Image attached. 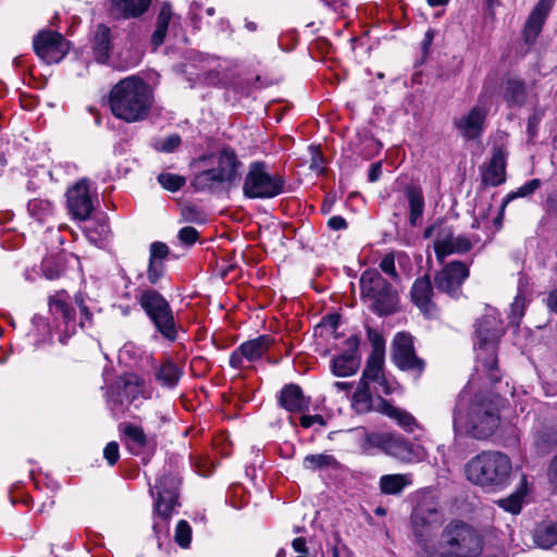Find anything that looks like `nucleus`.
Listing matches in <instances>:
<instances>
[{
	"instance_id": "22",
	"label": "nucleus",
	"mask_w": 557,
	"mask_h": 557,
	"mask_svg": "<svg viewBox=\"0 0 557 557\" xmlns=\"http://www.w3.org/2000/svg\"><path fill=\"white\" fill-rule=\"evenodd\" d=\"M352 151L363 159L375 157L382 149V143L367 128L357 129L349 143Z\"/></svg>"
},
{
	"instance_id": "15",
	"label": "nucleus",
	"mask_w": 557,
	"mask_h": 557,
	"mask_svg": "<svg viewBox=\"0 0 557 557\" xmlns=\"http://www.w3.org/2000/svg\"><path fill=\"white\" fill-rule=\"evenodd\" d=\"M469 276L468 267L461 261L447 263L436 275L435 286L453 298L461 295V285Z\"/></svg>"
},
{
	"instance_id": "60",
	"label": "nucleus",
	"mask_w": 557,
	"mask_h": 557,
	"mask_svg": "<svg viewBox=\"0 0 557 557\" xmlns=\"http://www.w3.org/2000/svg\"><path fill=\"white\" fill-rule=\"evenodd\" d=\"M327 226L333 231H343L347 228L346 220L341 215H333L327 220Z\"/></svg>"
},
{
	"instance_id": "30",
	"label": "nucleus",
	"mask_w": 557,
	"mask_h": 557,
	"mask_svg": "<svg viewBox=\"0 0 557 557\" xmlns=\"http://www.w3.org/2000/svg\"><path fill=\"white\" fill-rule=\"evenodd\" d=\"M225 185H227V183L213 168L197 173L191 181V187L195 191H206L210 194L222 191Z\"/></svg>"
},
{
	"instance_id": "41",
	"label": "nucleus",
	"mask_w": 557,
	"mask_h": 557,
	"mask_svg": "<svg viewBox=\"0 0 557 557\" xmlns=\"http://www.w3.org/2000/svg\"><path fill=\"white\" fill-rule=\"evenodd\" d=\"M358 436V445L360 449L368 455H373L379 442L383 435V432H368L364 429L356 430Z\"/></svg>"
},
{
	"instance_id": "11",
	"label": "nucleus",
	"mask_w": 557,
	"mask_h": 557,
	"mask_svg": "<svg viewBox=\"0 0 557 557\" xmlns=\"http://www.w3.org/2000/svg\"><path fill=\"white\" fill-rule=\"evenodd\" d=\"M411 521L418 544L424 553H430V549L434 548L432 530L441 523L440 511L431 505H419L412 513Z\"/></svg>"
},
{
	"instance_id": "12",
	"label": "nucleus",
	"mask_w": 557,
	"mask_h": 557,
	"mask_svg": "<svg viewBox=\"0 0 557 557\" xmlns=\"http://www.w3.org/2000/svg\"><path fill=\"white\" fill-rule=\"evenodd\" d=\"M34 50L47 64L60 62L69 51V44L63 36L53 30H40L33 40Z\"/></svg>"
},
{
	"instance_id": "58",
	"label": "nucleus",
	"mask_w": 557,
	"mask_h": 557,
	"mask_svg": "<svg viewBox=\"0 0 557 557\" xmlns=\"http://www.w3.org/2000/svg\"><path fill=\"white\" fill-rule=\"evenodd\" d=\"M103 457L110 466H114L120 458L119 444L116 442L108 443L103 449Z\"/></svg>"
},
{
	"instance_id": "37",
	"label": "nucleus",
	"mask_w": 557,
	"mask_h": 557,
	"mask_svg": "<svg viewBox=\"0 0 557 557\" xmlns=\"http://www.w3.org/2000/svg\"><path fill=\"white\" fill-rule=\"evenodd\" d=\"M111 50V30L108 26L100 24L94 38V51L98 62H106Z\"/></svg>"
},
{
	"instance_id": "47",
	"label": "nucleus",
	"mask_w": 557,
	"mask_h": 557,
	"mask_svg": "<svg viewBox=\"0 0 557 557\" xmlns=\"http://www.w3.org/2000/svg\"><path fill=\"white\" fill-rule=\"evenodd\" d=\"M157 180L164 189L172 193L180 190L186 184L184 176L170 172L160 173Z\"/></svg>"
},
{
	"instance_id": "54",
	"label": "nucleus",
	"mask_w": 557,
	"mask_h": 557,
	"mask_svg": "<svg viewBox=\"0 0 557 557\" xmlns=\"http://www.w3.org/2000/svg\"><path fill=\"white\" fill-rule=\"evenodd\" d=\"M164 274V262L149 261L147 278L151 285H156Z\"/></svg>"
},
{
	"instance_id": "8",
	"label": "nucleus",
	"mask_w": 557,
	"mask_h": 557,
	"mask_svg": "<svg viewBox=\"0 0 557 557\" xmlns=\"http://www.w3.org/2000/svg\"><path fill=\"white\" fill-rule=\"evenodd\" d=\"M442 542L456 556L476 557L482 552L481 536L466 523H449L443 532Z\"/></svg>"
},
{
	"instance_id": "6",
	"label": "nucleus",
	"mask_w": 557,
	"mask_h": 557,
	"mask_svg": "<svg viewBox=\"0 0 557 557\" xmlns=\"http://www.w3.org/2000/svg\"><path fill=\"white\" fill-rule=\"evenodd\" d=\"M286 181L270 171L263 161H255L248 165L243 181V195L248 199H272L285 191Z\"/></svg>"
},
{
	"instance_id": "33",
	"label": "nucleus",
	"mask_w": 557,
	"mask_h": 557,
	"mask_svg": "<svg viewBox=\"0 0 557 557\" xmlns=\"http://www.w3.org/2000/svg\"><path fill=\"white\" fill-rule=\"evenodd\" d=\"M173 16L174 14L171 3L163 2L157 16L156 29L151 35V45L154 47V49L164 42Z\"/></svg>"
},
{
	"instance_id": "26",
	"label": "nucleus",
	"mask_w": 557,
	"mask_h": 557,
	"mask_svg": "<svg viewBox=\"0 0 557 557\" xmlns=\"http://www.w3.org/2000/svg\"><path fill=\"white\" fill-rule=\"evenodd\" d=\"M377 411L393 419L406 432H413L419 424L416 418L401 408L395 407L382 397H377Z\"/></svg>"
},
{
	"instance_id": "10",
	"label": "nucleus",
	"mask_w": 557,
	"mask_h": 557,
	"mask_svg": "<svg viewBox=\"0 0 557 557\" xmlns=\"http://www.w3.org/2000/svg\"><path fill=\"white\" fill-rule=\"evenodd\" d=\"M392 360L398 369L416 376H420L425 369L424 360L416 354L412 335L406 332H398L394 336Z\"/></svg>"
},
{
	"instance_id": "43",
	"label": "nucleus",
	"mask_w": 557,
	"mask_h": 557,
	"mask_svg": "<svg viewBox=\"0 0 557 557\" xmlns=\"http://www.w3.org/2000/svg\"><path fill=\"white\" fill-rule=\"evenodd\" d=\"M145 381L134 374L126 376L123 381V394L128 401H134L144 393Z\"/></svg>"
},
{
	"instance_id": "55",
	"label": "nucleus",
	"mask_w": 557,
	"mask_h": 557,
	"mask_svg": "<svg viewBox=\"0 0 557 557\" xmlns=\"http://www.w3.org/2000/svg\"><path fill=\"white\" fill-rule=\"evenodd\" d=\"M199 238L198 231L193 226H185L178 232V239L185 245H194Z\"/></svg>"
},
{
	"instance_id": "23",
	"label": "nucleus",
	"mask_w": 557,
	"mask_h": 557,
	"mask_svg": "<svg viewBox=\"0 0 557 557\" xmlns=\"http://www.w3.org/2000/svg\"><path fill=\"white\" fill-rule=\"evenodd\" d=\"M181 484V480L175 474H163L156 485L150 488L151 494L153 495V491L157 492L156 503H164V505H172V507H176L178 505V486Z\"/></svg>"
},
{
	"instance_id": "5",
	"label": "nucleus",
	"mask_w": 557,
	"mask_h": 557,
	"mask_svg": "<svg viewBox=\"0 0 557 557\" xmlns=\"http://www.w3.org/2000/svg\"><path fill=\"white\" fill-rule=\"evenodd\" d=\"M135 299L152 322L157 332L165 339L175 342L178 331L174 313L169 301L156 289L139 288Z\"/></svg>"
},
{
	"instance_id": "48",
	"label": "nucleus",
	"mask_w": 557,
	"mask_h": 557,
	"mask_svg": "<svg viewBox=\"0 0 557 557\" xmlns=\"http://www.w3.org/2000/svg\"><path fill=\"white\" fill-rule=\"evenodd\" d=\"M175 542L182 548H188L191 542V528L185 520H180L175 528Z\"/></svg>"
},
{
	"instance_id": "61",
	"label": "nucleus",
	"mask_w": 557,
	"mask_h": 557,
	"mask_svg": "<svg viewBox=\"0 0 557 557\" xmlns=\"http://www.w3.org/2000/svg\"><path fill=\"white\" fill-rule=\"evenodd\" d=\"M369 335L373 346L371 354H374L376 349H380L381 357H384V341L382 336L377 333H370Z\"/></svg>"
},
{
	"instance_id": "45",
	"label": "nucleus",
	"mask_w": 557,
	"mask_h": 557,
	"mask_svg": "<svg viewBox=\"0 0 557 557\" xmlns=\"http://www.w3.org/2000/svg\"><path fill=\"white\" fill-rule=\"evenodd\" d=\"M525 495V490L519 488L517 492L512 493L506 498H502L497 500V504L504 510L517 515L521 511L522 508V498Z\"/></svg>"
},
{
	"instance_id": "40",
	"label": "nucleus",
	"mask_w": 557,
	"mask_h": 557,
	"mask_svg": "<svg viewBox=\"0 0 557 557\" xmlns=\"http://www.w3.org/2000/svg\"><path fill=\"white\" fill-rule=\"evenodd\" d=\"M302 466L307 470L317 471L327 468H336L338 462L329 454H312L304 458Z\"/></svg>"
},
{
	"instance_id": "35",
	"label": "nucleus",
	"mask_w": 557,
	"mask_h": 557,
	"mask_svg": "<svg viewBox=\"0 0 557 557\" xmlns=\"http://www.w3.org/2000/svg\"><path fill=\"white\" fill-rule=\"evenodd\" d=\"M405 195L409 206V222L411 225H416L424 211L425 202L422 190L418 186H408L405 189Z\"/></svg>"
},
{
	"instance_id": "46",
	"label": "nucleus",
	"mask_w": 557,
	"mask_h": 557,
	"mask_svg": "<svg viewBox=\"0 0 557 557\" xmlns=\"http://www.w3.org/2000/svg\"><path fill=\"white\" fill-rule=\"evenodd\" d=\"M542 185L541 180L533 178L518 187L516 190L509 193L503 203V208L511 200L516 198H523L533 195Z\"/></svg>"
},
{
	"instance_id": "25",
	"label": "nucleus",
	"mask_w": 557,
	"mask_h": 557,
	"mask_svg": "<svg viewBox=\"0 0 557 557\" xmlns=\"http://www.w3.org/2000/svg\"><path fill=\"white\" fill-rule=\"evenodd\" d=\"M482 180L485 185L490 186H498L506 181V153L503 148L494 149Z\"/></svg>"
},
{
	"instance_id": "7",
	"label": "nucleus",
	"mask_w": 557,
	"mask_h": 557,
	"mask_svg": "<svg viewBox=\"0 0 557 557\" xmlns=\"http://www.w3.org/2000/svg\"><path fill=\"white\" fill-rule=\"evenodd\" d=\"M361 297L371 302V309L380 315L396 311L397 293L377 270H366L360 277Z\"/></svg>"
},
{
	"instance_id": "44",
	"label": "nucleus",
	"mask_w": 557,
	"mask_h": 557,
	"mask_svg": "<svg viewBox=\"0 0 557 557\" xmlns=\"http://www.w3.org/2000/svg\"><path fill=\"white\" fill-rule=\"evenodd\" d=\"M124 435L127 438V445L131 450L141 449L147 445V436L139 426L128 424L124 429Z\"/></svg>"
},
{
	"instance_id": "32",
	"label": "nucleus",
	"mask_w": 557,
	"mask_h": 557,
	"mask_svg": "<svg viewBox=\"0 0 557 557\" xmlns=\"http://www.w3.org/2000/svg\"><path fill=\"white\" fill-rule=\"evenodd\" d=\"M183 374V370L170 358L154 368L156 381L165 388H174Z\"/></svg>"
},
{
	"instance_id": "17",
	"label": "nucleus",
	"mask_w": 557,
	"mask_h": 557,
	"mask_svg": "<svg viewBox=\"0 0 557 557\" xmlns=\"http://www.w3.org/2000/svg\"><path fill=\"white\" fill-rule=\"evenodd\" d=\"M67 208L77 220H86L94 211V201L86 180L67 189Z\"/></svg>"
},
{
	"instance_id": "49",
	"label": "nucleus",
	"mask_w": 557,
	"mask_h": 557,
	"mask_svg": "<svg viewBox=\"0 0 557 557\" xmlns=\"http://www.w3.org/2000/svg\"><path fill=\"white\" fill-rule=\"evenodd\" d=\"M41 268L45 276L49 280L58 278L64 271V267L60 259L54 257L46 258L42 261Z\"/></svg>"
},
{
	"instance_id": "42",
	"label": "nucleus",
	"mask_w": 557,
	"mask_h": 557,
	"mask_svg": "<svg viewBox=\"0 0 557 557\" xmlns=\"http://www.w3.org/2000/svg\"><path fill=\"white\" fill-rule=\"evenodd\" d=\"M29 214L39 222L46 221L53 212V203L48 199L35 198L28 201Z\"/></svg>"
},
{
	"instance_id": "16",
	"label": "nucleus",
	"mask_w": 557,
	"mask_h": 557,
	"mask_svg": "<svg viewBox=\"0 0 557 557\" xmlns=\"http://www.w3.org/2000/svg\"><path fill=\"white\" fill-rule=\"evenodd\" d=\"M487 109L482 106H474L471 110L454 120V126L466 140L480 138L485 129Z\"/></svg>"
},
{
	"instance_id": "13",
	"label": "nucleus",
	"mask_w": 557,
	"mask_h": 557,
	"mask_svg": "<svg viewBox=\"0 0 557 557\" xmlns=\"http://www.w3.org/2000/svg\"><path fill=\"white\" fill-rule=\"evenodd\" d=\"M77 304L79 306L82 317L89 322L91 313L88 311L87 307L83 305L82 299H77ZM49 308L54 318L64 324L65 332L70 335L76 332L77 326L82 329L85 327V321L83 318H81L79 323L76 322V312L63 298V294H57L50 297Z\"/></svg>"
},
{
	"instance_id": "4",
	"label": "nucleus",
	"mask_w": 557,
	"mask_h": 557,
	"mask_svg": "<svg viewBox=\"0 0 557 557\" xmlns=\"http://www.w3.org/2000/svg\"><path fill=\"white\" fill-rule=\"evenodd\" d=\"M499 417L493 403L476 396L469 405L466 416L457 408L454 411V429L476 440H486L498 428Z\"/></svg>"
},
{
	"instance_id": "21",
	"label": "nucleus",
	"mask_w": 557,
	"mask_h": 557,
	"mask_svg": "<svg viewBox=\"0 0 557 557\" xmlns=\"http://www.w3.org/2000/svg\"><path fill=\"white\" fill-rule=\"evenodd\" d=\"M555 1L556 0H540L532 10L523 29L524 41L528 45L535 41Z\"/></svg>"
},
{
	"instance_id": "3",
	"label": "nucleus",
	"mask_w": 557,
	"mask_h": 557,
	"mask_svg": "<svg viewBox=\"0 0 557 557\" xmlns=\"http://www.w3.org/2000/svg\"><path fill=\"white\" fill-rule=\"evenodd\" d=\"M505 330L495 309H488L486 314L475 323L476 362L478 368L486 372L492 383H498L502 374L497 367V342Z\"/></svg>"
},
{
	"instance_id": "57",
	"label": "nucleus",
	"mask_w": 557,
	"mask_h": 557,
	"mask_svg": "<svg viewBox=\"0 0 557 557\" xmlns=\"http://www.w3.org/2000/svg\"><path fill=\"white\" fill-rule=\"evenodd\" d=\"M182 215L185 221L191 223L205 222L203 214L195 206H186L182 209Z\"/></svg>"
},
{
	"instance_id": "18",
	"label": "nucleus",
	"mask_w": 557,
	"mask_h": 557,
	"mask_svg": "<svg viewBox=\"0 0 557 557\" xmlns=\"http://www.w3.org/2000/svg\"><path fill=\"white\" fill-rule=\"evenodd\" d=\"M358 346L359 339L355 336L346 341V350L332 360V373L334 375L345 377L357 373L360 367Z\"/></svg>"
},
{
	"instance_id": "56",
	"label": "nucleus",
	"mask_w": 557,
	"mask_h": 557,
	"mask_svg": "<svg viewBox=\"0 0 557 557\" xmlns=\"http://www.w3.org/2000/svg\"><path fill=\"white\" fill-rule=\"evenodd\" d=\"M380 269L393 278H397L398 274L395 268V257L393 253H387L380 262Z\"/></svg>"
},
{
	"instance_id": "63",
	"label": "nucleus",
	"mask_w": 557,
	"mask_h": 557,
	"mask_svg": "<svg viewBox=\"0 0 557 557\" xmlns=\"http://www.w3.org/2000/svg\"><path fill=\"white\" fill-rule=\"evenodd\" d=\"M381 173H382V163L380 161L372 163L370 166L369 173H368L369 181L376 182L380 178Z\"/></svg>"
},
{
	"instance_id": "14",
	"label": "nucleus",
	"mask_w": 557,
	"mask_h": 557,
	"mask_svg": "<svg viewBox=\"0 0 557 557\" xmlns=\"http://www.w3.org/2000/svg\"><path fill=\"white\" fill-rule=\"evenodd\" d=\"M273 343L274 338L271 335H260L244 342L231 354L230 366L236 370L245 369V361L253 362L259 360Z\"/></svg>"
},
{
	"instance_id": "31",
	"label": "nucleus",
	"mask_w": 557,
	"mask_h": 557,
	"mask_svg": "<svg viewBox=\"0 0 557 557\" xmlns=\"http://www.w3.org/2000/svg\"><path fill=\"white\" fill-rule=\"evenodd\" d=\"M433 287L428 276L417 278L411 287V299L413 304L424 313H431L434 305L431 300Z\"/></svg>"
},
{
	"instance_id": "51",
	"label": "nucleus",
	"mask_w": 557,
	"mask_h": 557,
	"mask_svg": "<svg viewBox=\"0 0 557 557\" xmlns=\"http://www.w3.org/2000/svg\"><path fill=\"white\" fill-rule=\"evenodd\" d=\"M182 143L181 136L178 134H171L170 136L158 140L154 144V148L164 153H171L175 151Z\"/></svg>"
},
{
	"instance_id": "36",
	"label": "nucleus",
	"mask_w": 557,
	"mask_h": 557,
	"mask_svg": "<svg viewBox=\"0 0 557 557\" xmlns=\"http://www.w3.org/2000/svg\"><path fill=\"white\" fill-rule=\"evenodd\" d=\"M386 455L401 461H410L412 459V446L403 436L389 433Z\"/></svg>"
},
{
	"instance_id": "1",
	"label": "nucleus",
	"mask_w": 557,
	"mask_h": 557,
	"mask_svg": "<svg viewBox=\"0 0 557 557\" xmlns=\"http://www.w3.org/2000/svg\"><path fill=\"white\" fill-rule=\"evenodd\" d=\"M109 103L113 115L127 123L145 120L153 103L150 86L137 76L121 79L111 90Z\"/></svg>"
},
{
	"instance_id": "39",
	"label": "nucleus",
	"mask_w": 557,
	"mask_h": 557,
	"mask_svg": "<svg viewBox=\"0 0 557 557\" xmlns=\"http://www.w3.org/2000/svg\"><path fill=\"white\" fill-rule=\"evenodd\" d=\"M533 539L541 548H550L557 544V524H541L534 530Z\"/></svg>"
},
{
	"instance_id": "34",
	"label": "nucleus",
	"mask_w": 557,
	"mask_h": 557,
	"mask_svg": "<svg viewBox=\"0 0 557 557\" xmlns=\"http://www.w3.org/2000/svg\"><path fill=\"white\" fill-rule=\"evenodd\" d=\"M411 484L412 478L408 473L384 474L379 481L380 491L385 495H398Z\"/></svg>"
},
{
	"instance_id": "28",
	"label": "nucleus",
	"mask_w": 557,
	"mask_h": 557,
	"mask_svg": "<svg viewBox=\"0 0 557 557\" xmlns=\"http://www.w3.org/2000/svg\"><path fill=\"white\" fill-rule=\"evenodd\" d=\"M503 98L509 107H523L528 99L525 82L518 76H509L503 86Z\"/></svg>"
},
{
	"instance_id": "27",
	"label": "nucleus",
	"mask_w": 557,
	"mask_h": 557,
	"mask_svg": "<svg viewBox=\"0 0 557 557\" xmlns=\"http://www.w3.org/2000/svg\"><path fill=\"white\" fill-rule=\"evenodd\" d=\"M174 508L172 505H164V503H154L152 530L159 548H162L163 542L168 540Z\"/></svg>"
},
{
	"instance_id": "38",
	"label": "nucleus",
	"mask_w": 557,
	"mask_h": 557,
	"mask_svg": "<svg viewBox=\"0 0 557 557\" xmlns=\"http://www.w3.org/2000/svg\"><path fill=\"white\" fill-rule=\"evenodd\" d=\"M377 398L373 399L369 386L358 384L357 391L352 395L351 406L357 413H367L371 410L377 411Z\"/></svg>"
},
{
	"instance_id": "29",
	"label": "nucleus",
	"mask_w": 557,
	"mask_h": 557,
	"mask_svg": "<svg viewBox=\"0 0 557 557\" xmlns=\"http://www.w3.org/2000/svg\"><path fill=\"white\" fill-rule=\"evenodd\" d=\"M278 404L290 412H304L309 409V401L296 384H288L282 388Z\"/></svg>"
},
{
	"instance_id": "59",
	"label": "nucleus",
	"mask_w": 557,
	"mask_h": 557,
	"mask_svg": "<svg viewBox=\"0 0 557 557\" xmlns=\"http://www.w3.org/2000/svg\"><path fill=\"white\" fill-rule=\"evenodd\" d=\"M309 150L311 154L310 169L319 173L323 172V156L320 148L310 147Z\"/></svg>"
},
{
	"instance_id": "20",
	"label": "nucleus",
	"mask_w": 557,
	"mask_h": 557,
	"mask_svg": "<svg viewBox=\"0 0 557 557\" xmlns=\"http://www.w3.org/2000/svg\"><path fill=\"white\" fill-rule=\"evenodd\" d=\"M383 366L384 357H381L380 349H376L374 354H370L359 384L369 386L370 382L377 383L380 392L388 395L392 392V388L384 376Z\"/></svg>"
},
{
	"instance_id": "64",
	"label": "nucleus",
	"mask_w": 557,
	"mask_h": 557,
	"mask_svg": "<svg viewBox=\"0 0 557 557\" xmlns=\"http://www.w3.org/2000/svg\"><path fill=\"white\" fill-rule=\"evenodd\" d=\"M549 482L553 485L554 490L557 492V455L553 459L550 467H549Z\"/></svg>"
},
{
	"instance_id": "53",
	"label": "nucleus",
	"mask_w": 557,
	"mask_h": 557,
	"mask_svg": "<svg viewBox=\"0 0 557 557\" xmlns=\"http://www.w3.org/2000/svg\"><path fill=\"white\" fill-rule=\"evenodd\" d=\"M149 261L163 262L169 256V247L162 242H153L149 249Z\"/></svg>"
},
{
	"instance_id": "24",
	"label": "nucleus",
	"mask_w": 557,
	"mask_h": 557,
	"mask_svg": "<svg viewBox=\"0 0 557 557\" xmlns=\"http://www.w3.org/2000/svg\"><path fill=\"white\" fill-rule=\"evenodd\" d=\"M152 0H109L110 14L115 18H133L143 15Z\"/></svg>"
},
{
	"instance_id": "9",
	"label": "nucleus",
	"mask_w": 557,
	"mask_h": 557,
	"mask_svg": "<svg viewBox=\"0 0 557 557\" xmlns=\"http://www.w3.org/2000/svg\"><path fill=\"white\" fill-rule=\"evenodd\" d=\"M423 236L424 238L434 237V251L440 261L449 255L463 253L472 248L469 238L462 235L455 236L453 227L443 223L426 227Z\"/></svg>"
},
{
	"instance_id": "19",
	"label": "nucleus",
	"mask_w": 557,
	"mask_h": 557,
	"mask_svg": "<svg viewBox=\"0 0 557 557\" xmlns=\"http://www.w3.org/2000/svg\"><path fill=\"white\" fill-rule=\"evenodd\" d=\"M212 158L216 164L213 169L224 178L228 186L238 181L243 163L232 148L224 147Z\"/></svg>"
},
{
	"instance_id": "62",
	"label": "nucleus",
	"mask_w": 557,
	"mask_h": 557,
	"mask_svg": "<svg viewBox=\"0 0 557 557\" xmlns=\"http://www.w3.org/2000/svg\"><path fill=\"white\" fill-rule=\"evenodd\" d=\"M315 422H318L320 424H324V420H323V418L320 414L302 416L300 418V424L305 429H308V428L312 426Z\"/></svg>"
},
{
	"instance_id": "52",
	"label": "nucleus",
	"mask_w": 557,
	"mask_h": 557,
	"mask_svg": "<svg viewBox=\"0 0 557 557\" xmlns=\"http://www.w3.org/2000/svg\"><path fill=\"white\" fill-rule=\"evenodd\" d=\"M544 116V109L535 107L532 114L528 117L527 133L529 139H534L537 135L539 125Z\"/></svg>"
},
{
	"instance_id": "2",
	"label": "nucleus",
	"mask_w": 557,
	"mask_h": 557,
	"mask_svg": "<svg viewBox=\"0 0 557 557\" xmlns=\"http://www.w3.org/2000/svg\"><path fill=\"white\" fill-rule=\"evenodd\" d=\"M512 465L510 458L498 450H484L466 465L470 482L490 492L504 490L510 482Z\"/></svg>"
},
{
	"instance_id": "50",
	"label": "nucleus",
	"mask_w": 557,
	"mask_h": 557,
	"mask_svg": "<svg viewBox=\"0 0 557 557\" xmlns=\"http://www.w3.org/2000/svg\"><path fill=\"white\" fill-rule=\"evenodd\" d=\"M525 300L521 295H517L510 305V312L508 315L509 323L518 326L524 314Z\"/></svg>"
}]
</instances>
